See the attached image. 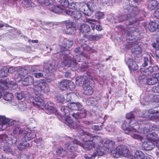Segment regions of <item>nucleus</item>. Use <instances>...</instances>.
<instances>
[{
  "instance_id": "obj_1",
  "label": "nucleus",
  "mask_w": 159,
  "mask_h": 159,
  "mask_svg": "<svg viewBox=\"0 0 159 159\" xmlns=\"http://www.w3.org/2000/svg\"><path fill=\"white\" fill-rule=\"evenodd\" d=\"M14 126L15 128L13 130L15 134H19L24 136L25 140H30L35 137L34 132H28L29 129L23 124L19 121L10 120L5 116H0V130H5L8 126Z\"/></svg>"
},
{
  "instance_id": "obj_2",
  "label": "nucleus",
  "mask_w": 159,
  "mask_h": 159,
  "mask_svg": "<svg viewBox=\"0 0 159 159\" xmlns=\"http://www.w3.org/2000/svg\"><path fill=\"white\" fill-rule=\"evenodd\" d=\"M33 78L29 75L24 79L22 84L24 86H27L33 84V87L32 91L34 95H38L41 92L46 93L49 91V89L47 83L43 82L42 80L34 81Z\"/></svg>"
},
{
  "instance_id": "obj_3",
  "label": "nucleus",
  "mask_w": 159,
  "mask_h": 159,
  "mask_svg": "<svg viewBox=\"0 0 159 159\" xmlns=\"http://www.w3.org/2000/svg\"><path fill=\"white\" fill-rule=\"evenodd\" d=\"M57 57L60 58L61 60V66L62 67L67 66L71 69H74L73 70H76L79 67L78 64L73 59L71 56L70 55V52L66 53L62 52L56 54Z\"/></svg>"
},
{
  "instance_id": "obj_4",
  "label": "nucleus",
  "mask_w": 159,
  "mask_h": 159,
  "mask_svg": "<svg viewBox=\"0 0 159 159\" xmlns=\"http://www.w3.org/2000/svg\"><path fill=\"white\" fill-rule=\"evenodd\" d=\"M122 128L124 130L125 133L130 135L133 138L139 140L141 142H143V138L141 136L134 133V132L137 131V129L139 130L140 127L137 126L135 127L134 125L131 127L129 124L128 122L126 121L122 126Z\"/></svg>"
},
{
  "instance_id": "obj_5",
  "label": "nucleus",
  "mask_w": 159,
  "mask_h": 159,
  "mask_svg": "<svg viewBox=\"0 0 159 159\" xmlns=\"http://www.w3.org/2000/svg\"><path fill=\"white\" fill-rule=\"evenodd\" d=\"M113 157L116 158L123 156L127 157V159L133 158V155L129 154V150L124 146H118L114 150L111 151Z\"/></svg>"
},
{
  "instance_id": "obj_6",
  "label": "nucleus",
  "mask_w": 159,
  "mask_h": 159,
  "mask_svg": "<svg viewBox=\"0 0 159 159\" xmlns=\"http://www.w3.org/2000/svg\"><path fill=\"white\" fill-rule=\"evenodd\" d=\"M79 4L77 3V4L73 3L70 7V9H68L66 10V13L70 16L75 20H77L80 19L82 17V11L81 7L77 8L76 7Z\"/></svg>"
},
{
  "instance_id": "obj_7",
  "label": "nucleus",
  "mask_w": 159,
  "mask_h": 159,
  "mask_svg": "<svg viewBox=\"0 0 159 159\" xmlns=\"http://www.w3.org/2000/svg\"><path fill=\"white\" fill-rule=\"evenodd\" d=\"M79 142L76 140H74L66 143L65 145V147L70 152L69 155V157L70 158H74L76 156L75 153L77 150L78 145L80 144Z\"/></svg>"
},
{
  "instance_id": "obj_8",
  "label": "nucleus",
  "mask_w": 159,
  "mask_h": 159,
  "mask_svg": "<svg viewBox=\"0 0 159 159\" xmlns=\"http://www.w3.org/2000/svg\"><path fill=\"white\" fill-rule=\"evenodd\" d=\"M138 79L139 83L142 85H153L157 84L159 81L153 75L148 78L146 76L139 75Z\"/></svg>"
},
{
  "instance_id": "obj_9",
  "label": "nucleus",
  "mask_w": 159,
  "mask_h": 159,
  "mask_svg": "<svg viewBox=\"0 0 159 159\" xmlns=\"http://www.w3.org/2000/svg\"><path fill=\"white\" fill-rule=\"evenodd\" d=\"M133 13L128 14L127 16V18L124 15H119L117 17H116V19L119 22H121L125 20V23L126 25H130L133 23L136 22L137 19L136 17L132 16Z\"/></svg>"
},
{
  "instance_id": "obj_10",
  "label": "nucleus",
  "mask_w": 159,
  "mask_h": 159,
  "mask_svg": "<svg viewBox=\"0 0 159 159\" xmlns=\"http://www.w3.org/2000/svg\"><path fill=\"white\" fill-rule=\"evenodd\" d=\"M126 34L127 39L129 40L135 39L136 38H139V35L138 30L134 27L132 26H129L127 29Z\"/></svg>"
},
{
  "instance_id": "obj_11",
  "label": "nucleus",
  "mask_w": 159,
  "mask_h": 159,
  "mask_svg": "<svg viewBox=\"0 0 159 159\" xmlns=\"http://www.w3.org/2000/svg\"><path fill=\"white\" fill-rule=\"evenodd\" d=\"M126 47L127 48L131 49L132 53L136 54H139L142 50V48L139 45L132 42H128V44H126Z\"/></svg>"
},
{
  "instance_id": "obj_12",
  "label": "nucleus",
  "mask_w": 159,
  "mask_h": 159,
  "mask_svg": "<svg viewBox=\"0 0 159 159\" xmlns=\"http://www.w3.org/2000/svg\"><path fill=\"white\" fill-rule=\"evenodd\" d=\"M69 123L70 124L71 127H73V128L78 129L79 134L82 136H83L85 134H87L88 137H89V136L87 134V133L83 131L81 127L80 126V122L78 120H76L75 122H73L72 120H70V122Z\"/></svg>"
},
{
  "instance_id": "obj_13",
  "label": "nucleus",
  "mask_w": 159,
  "mask_h": 159,
  "mask_svg": "<svg viewBox=\"0 0 159 159\" xmlns=\"http://www.w3.org/2000/svg\"><path fill=\"white\" fill-rule=\"evenodd\" d=\"M73 44V42L72 40L65 39L62 42L61 50L62 51H69V49L71 47Z\"/></svg>"
},
{
  "instance_id": "obj_14",
  "label": "nucleus",
  "mask_w": 159,
  "mask_h": 159,
  "mask_svg": "<svg viewBox=\"0 0 159 159\" xmlns=\"http://www.w3.org/2000/svg\"><path fill=\"white\" fill-rule=\"evenodd\" d=\"M18 75H15V78L17 81H19L21 80L22 77L26 75L28 72L27 70L23 68H19L17 70Z\"/></svg>"
},
{
  "instance_id": "obj_15",
  "label": "nucleus",
  "mask_w": 159,
  "mask_h": 159,
  "mask_svg": "<svg viewBox=\"0 0 159 159\" xmlns=\"http://www.w3.org/2000/svg\"><path fill=\"white\" fill-rule=\"evenodd\" d=\"M80 7H81L82 12L85 15L88 16H91L93 11L89 9L87 4L81 2L79 3Z\"/></svg>"
},
{
  "instance_id": "obj_16",
  "label": "nucleus",
  "mask_w": 159,
  "mask_h": 159,
  "mask_svg": "<svg viewBox=\"0 0 159 159\" xmlns=\"http://www.w3.org/2000/svg\"><path fill=\"white\" fill-rule=\"evenodd\" d=\"M87 134L89 136L88 137L87 134H85L84 136L86 135V137L88 139L90 138V140H85V142L84 143H81L80 145L84 149L90 150L93 147V141H91V139L90 138V135H89V134L87 133Z\"/></svg>"
},
{
  "instance_id": "obj_17",
  "label": "nucleus",
  "mask_w": 159,
  "mask_h": 159,
  "mask_svg": "<svg viewBox=\"0 0 159 159\" xmlns=\"http://www.w3.org/2000/svg\"><path fill=\"white\" fill-rule=\"evenodd\" d=\"M43 69L47 75L49 73H52L55 71V66L53 64L45 62L43 65Z\"/></svg>"
},
{
  "instance_id": "obj_18",
  "label": "nucleus",
  "mask_w": 159,
  "mask_h": 159,
  "mask_svg": "<svg viewBox=\"0 0 159 159\" xmlns=\"http://www.w3.org/2000/svg\"><path fill=\"white\" fill-rule=\"evenodd\" d=\"M87 77L86 76H80L76 78L75 83L77 85L83 86L85 85L88 81Z\"/></svg>"
},
{
  "instance_id": "obj_19",
  "label": "nucleus",
  "mask_w": 159,
  "mask_h": 159,
  "mask_svg": "<svg viewBox=\"0 0 159 159\" xmlns=\"http://www.w3.org/2000/svg\"><path fill=\"white\" fill-rule=\"evenodd\" d=\"M70 109L72 110H78L81 111L83 109V106L79 102H72L68 104Z\"/></svg>"
},
{
  "instance_id": "obj_20",
  "label": "nucleus",
  "mask_w": 159,
  "mask_h": 159,
  "mask_svg": "<svg viewBox=\"0 0 159 159\" xmlns=\"http://www.w3.org/2000/svg\"><path fill=\"white\" fill-rule=\"evenodd\" d=\"M54 104L51 102H48L46 104L45 108L48 113L51 114L56 112V110L54 107Z\"/></svg>"
},
{
  "instance_id": "obj_21",
  "label": "nucleus",
  "mask_w": 159,
  "mask_h": 159,
  "mask_svg": "<svg viewBox=\"0 0 159 159\" xmlns=\"http://www.w3.org/2000/svg\"><path fill=\"white\" fill-rule=\"evenodd\" d=\"M84 93L86 95H91L93 92V89L92 87L90 86L89 85V82L88 81L85 84V85L83 86Z\"/></svg>"
},
{
  "instance_id": "obj_22",
  "label": "nucleus",
  "mask_w": 159,
  "mask_h": 159,
  "mask_svg": "<svg viewBox=\"0 0 159 159\" xmlns=\"http://www.w3.org/2000/svg\"><path fill=\"white\" fill-rule=\"evenodd\" d=\"M127 64L130 70H136L138 69V66L137 64L132 59H128Z\"/></svg>"
},
{
  "instance_id": "obj_23",
  "label": "nucleus",
  "mask_w": 159,
  "mask_h": 159,
  "mask_svg": "<svg viewBox=\"0 0 159 159\" xmlns=\"http://www.w3.org/2000/svg\"><path fill=\"white\" fill-rule=\"evenodd\" d=\"M55 2V1H52L48 6V9L51 11L55 13H59L61 11V9L58 6H56L54 4H52Z\"/></svg>"
},
{
  "instance_id": "obj_24",
  "label": "nucleus",
  "mask_w": 159,
  "mask_h": 159,
  "mask_svg": "<svg viewBox=\"0 0 159 159\" xmlns=\"http://www.w3.org/2000/svg\"><path fill=\"white\" fill-rule=\"evenodd\" d=\"M155 143L151 141H148L143 143V147L146 150H152L154 147Z\"/></svg>"
},
{
  "instance_id": "obj_25",
  "label": "nucleus",
  "mask_w": 159,
  "mask_h": 159,
  "mask_svg": "<svg viewBox=\"0 0 159 159\" xmlns=\"http://www.w3.org/2000/svg\"><path fill=\"white\" fill-rule=\"evenodd\" d=\"M100 97H96V98H89L87 101V104L88 105L92 106L96 105L101 101Z\"/></svg>"
},
{
  "instance_id": "obj_26",
  "label": "nucleus",
  "mask_w": 159,
  "mask_h": 159,
  "mask_svg": "<svg viewBox=\"0 0 159 159\" xmlns=\"http://www.w3.org/2000/svg\"><path fill=\"white\" fill-rule=\"evenodd\" d=\"M87 114V111L85 110H82L81 111L78 113H73L72 114L73 117L75 119L81 118L86 117Z\"/></svg>"
},
{
  "instance_id": "obj_27",
  "label": "nucleus",
  "mask_w": 159,
  "mask_h": 159,
  "mask_svg": "<svg viewBox=\"0 0 159 159\" xmlns=\"http://www.w3.org/2000/svg\"><path fill=\"white\" fill-rule=\"evenodd\" d=\"M21 139L22 141H19V142L20 143L18 146V148L20 150H23L29 147L30 145L29 143L26 140H25V141H24L25 140L24 138H22Z\"/></svg>"
},
{
  "instance_id": "obj_28",
  "label": "nucleus",
  "mask_w": 159,
  "mask_h": 159,
  "mask_svg": "<svg viewBox=\"0 0 159 159\" xmlns=\"http://www.w3.org/2000/svg\"><path fill=\"white\" fill-rule=\"evenodd\" d=\"M152 70V66H149L148 68L144 69H141L140 70L141 75H139L146 76L149 75L153 72Z\"/></svg>"
},
{
  "instance_id": "obj_29",
  "label": "nucleus",
  "mask_w": 159,
  "mask_h": 159,
  "mask_svg": "<svg viewBox=\"0 0 159 159\" xmlns=\"http://www.w3.org/2000/svg\"><path fill=\"white\" fill-rule=\"evenodd\" d=\"M79 43L82 49L86 51H89L91 50V48L88 45V42L86 41L85 39H81Z\"/></svg>"
},
{
  "instance_id": "obj_30",
  "label": "nucleus",
  "mask_w": 159,
  "mask_h": 159,
  "mask_svg": "<svg viewBox=\"0 0 159 159\" xmlns=\"http://www.w3.org/2000/svg\"><path fill=\"white\" fill-rule=\"evenodd\" d=\"M79 29L80 32L84 34L88 33L90 30V28L89 25L86 24L81 25Z\"/></svg>"
},
{
  "instance_id": "obj_31",
  "label": "nucleus",
  "mask_w": 159,
  "mask_h": 159,
  "mask_svg": "<svg viewBox=\"0 0 159 159\" xmlns=\"http://www.w3.org/2000/svg\"><path fill=\"white\" fill-rule=\"evenodd\" d=\"M14 83V82H10L9 79H6L5 80L2 81L0 80V89L3 90L4 88L2 86V85H4L5 87H11L10 85L12 83Z\"/></svg>"
},
{
  "instance_id": "obj_32",
  "label": "nucleus",
  "mask_w": 159,
  "mask_h": 159,
  "mask_svg": "<svg viewBox=\"0 0 159 159\" xmlns=\"http://www.w3.org/2000/svg\"><path fill=\"white\" fill-rule=\"evenodd\" d=\"M115 145V142L113 141L107 140L104 144V147L108 149L112 148Z\"/></svg>"
},
{
  "instance_id": "obj_33",
  "label": "nucleus",
  "mask_w": 159,
  "mask_h": 159,
  "mask_svg": "<svg viewBox=\"0 0 159 159\" xmlns=\"http://www.w3.org/2000/svg\"><path fill=\"white\" fill-rule=\"evenodd\" d=\"M40 94L38 95H35L36 96L34 98V100L36 102V104L38 106L43 105L44 104L43 99L40 97L39 96Z\"/></svg>"
},
{
  "instance_id": "obj_34",
  "label": "nucleus",
  "mask_w": 159,
  "mask_h": 159,
  "mask_svg": "<svg viewBox=\"0 0 159 159\" xmlns=\"http://www.w3.org/2000/svg\"><path fill=\"white\" fill-rule=\"evenodd\" d=\"M144 157V154L142 151H137L133 156V158L130 159H143Z\"/></svg>"
},
{
  "instance_id": "obj_35",
  "label": "nucleus",
  "mask_w": 159,
  "mask_h": 159,
  "mask_svg": "<svg viewBox=\"0 0 159 159\" xmlns=\"http://www.w3.org/2000/svg\"><path fill=\"white\" fill-rule=\"evenodd\" d=\"M158 5L157 2L156 0H151L149 2L148 8L149 10H152L154 9Z\"/></svg>"
},
{
  "instance_id": "obj_36",
  "label": "nucleus",
  "mask_w": 159,
  "mask_h": 159,
  "mask_svg": "<svg viewBox=\"0 0 159 159\" xmlns=\"http://www.w3.org/2000/svg\"><path fill=\"white\" fill-rule=\"evenodd\" d=\"M91 139V138H90ZM91 141H93V147H95V145L99 143H100L102 141V138L98 136H94L92 137Z\"/></svg>"
},
{
  "instance_id": "obj_37",
  "label": "nucleus",
  "mask_w": 159,
  "mask_h": 159,
  "mask_svg": "<svg viewBox=\"0 0 159 159\" xmlns=\"http://www.w3.org/2000/svg\"><path fill=\"white\" fill-rule=\"evenodd\" d=\"M69 84V80H63L59 83V86L60 88L64 90L66 89L68 84Z\"/></svg>"
},
{
  "instance_id": "obj_38",
  "label": "nucleus",
  "mask_w": 159,
  "mask_h": 159,
  "mask_svg": "<svg viewBox=\"0 0 159 159\" xmlns=\"http://www.w3.org/2000/svg\"><path fill=\"white\" fill-rule=\"evenodd\" d=\"M56 152L57 155L61 157H63L67 154V151L61 148L57 149Z\"/></svg>"
},
{
  "instance_id": "obj_39",
  "label": "nucleus",
  "mask_w": 159,
  "mask_h": 159,
  "mask_svg": "<svg viewBox=\"0 0 159 159\" xmlns=\"http://www.w3.org/2000/svg\"><path fill=\"white\" fill-rule=\"evenodd\" d=\"M8 75L7 68L6 67L2 68L0 70V76L2 77L7 76Z\"/></svg>"
},
{
  "instance_id": "obj_40",
  "label": "nucleus",
  "mask_w": 159,
  "mask_h": 159,
  "mask_svg": "<svg viewBox=\"0 0 159 159\" xmlns=\"http://www.w3.org/2000/svg\"><path fill=\"white\" fill-rule=\"evenodd\" d=\"M66 29L68 30L70 29L69 31V32H72L71 31H74L75 30V25L74 22H70L67 23L66 25Z\"/></svg>"
},
{
  "instance_id": "obj_41",
  "label": "nucleus",
  "mask_w": 159,
  "mask_h": 159,
  "mask_svg": "<svg viewBox=\"0 0 159 159\" xmlns=\"http://www.w3.org/2000/svg\"><path fill=\"white\" fill-rule=\"evenodd\" d=\"M93 153L96 157V156H102L104 154V152L101 147H98L94 151Z\"/></svg>"
},
{
  "instance_id": "obj_42",
  "label": "nucleus",
  "mask_w": 159,
  "mask_h": 159,
  "mask_svg": "<svg viewBox=\"0 0 159 159\" xmlns=\"http://www.w3.org/2000/svg\"><path fill=\"white\" fill-rule=\"evenodd\" d=\"M150 30L152 32L155 31L158 28V23L154 21H152L150 23Z\"/></svg>"
},
{
  "instance_id": "obj_43",
  "label": "nucleus",
  "mask_w": 159,
  "mask_h": 159,
  "mask_svg": "<svg viewBox=\"0 0 159 159\" xmlns=\"http://www.w3.org/2000/svg\"><path fill=\"white\" fill-rule=\"evenodd\" d=\"M13 97V95L11 93H8L4 95L3 98L6 101H10L12 100Z\"/></svg>"
},
{
  "instance_id": "obj_44",
  "label": "nucleus",
  "mask_w": 159,
  "mask_h": 159,
  "mask_svg": "<svg viewBox=\"0 0 159 159\" xmlns=\"http://www.w3.org/2000/svg\"><path fill=\"white\" fill-rule=\"evenodd\" d=\"M102 37V34H96L95 35H91L89 36V39L91 40H98Z\"/></svg>"
},
{
  "instance_id": "obj_45",
  "label": "nucleus",
  "mask_w": 159,
  "mask_h": 159,
  "mask_svg": "<svg viewBox=\"0 0 159 159\" xmlns=\"http://www.w3.org/2000/svg\"><path fill=\"white\" fill-rule=\"evenodd\" d=\"M39 4L42 6H48L52 2V0H38Z\"/></svg>"
},
{
  "instance_id": "obj_46",
  "label": "nucleus",
  "mask_w": 159,
  "mask_h": 159,
  "mask_svg": "<svg viewBox=\"0 0 159 159\" xmlns=\"http://www.w3.org/2000/svg\"><path fill=\"white\" fill-rule=\"evenodd\" d=\"M155 135H156V134L154 133H151L148 134L147 135V138L148 141H152L153 142L155 143Z\"/></svg>"
},
{
  "instance_id": "obj_47",
  "label": "nucleus",
  "mask_w": 159,
  "mask_h": 159,
  "mask_svg": "<svg viewBox=\"0 0 159 159\" xmlns=\"http://www.w3.org/2000/svg\"><path fill=\"white\" fill-rule=\"evenodd\" d=\"M18 107L21 111L25 110L27 108L26 103L23 101H20L18 104Z\"/></svg>"
},
{
  "instance_id": "obj_48",
  "label": "nucleus",
  "mask_w": 159,
  "mask_h": 159,
  "mask_svg": "<svg viewBox=\"0 0 159 159\" xmlns=\"http://www.w3.org/2000/svg\"><path fill=\"white\" fill-rule=\"evenodd\" d=\"M62 106L61 108V111L62 112H64L63 115H65L66 116V115L69 113V110L70 108H69V106Z\"/></svg>"
},
{
  "instance_id": "obj_49",
  "label": "nucleus",
  "mask_w": 159,
  "mask_h": 159,
  "mask_svg": "<svg viewBox=\"0 0 159 159\" xmlns=\"http://www.w3.org/2000/svg\"><path fill=\"white\" fill-rule=\"evenodd\" d=\"M62 106L61 108V111L62 112H64L63 115H65L66 116V115L69 113V110L70 108H69V106Z\"/></svg>"
},
{
  "instance_id": "obj_50",
  "label": "nucleus",
  "mask_w": 159,
  "mask_h": 159,
  "mask_svg": "<svg viewBox=\"0 0 159 159\" xmlns=\"http://www.w3.org/2000/svg\"><path fill=\"white\" fill-rule=\"evenodd\" d=\"M47 75L46 74L45 71H44L43 69L42 73H34V74L35 77L37 78H39L41 77H44V76H46Z\"/></svg>"
},
{
  "instance_id": "obj_51",
  "label": "nucleus",
  "mask_w": 159,
  "mask_h": 159,
  "mask_svg": "<svg viewBox=\"0 0 159 159\" xmlns=\"http://www.w3.org/2000/svg\"><path fill=\"white\" fill-rule=\"evenodd\" d=\"M1 148L6 152H11L12 150L10 146L5 144L3 147H1Z\"/></svg>"
},
{
  "instance_id": "obj_52",
  "label": "nucleus",
  "mask_w": 159,
  "mask_h": 159,
  "mask_svg": "<svg viewBox=\"0 0 159 159\" xmlns=\"http://www.w3.org/2000/svg\"><path fill=\"white\" fill-rule=\"evenodd\" d=\"M59 2L63 7L66 8L69 6V2L68 0H59Z\"/></svg>"
},
{
  "instance_id": "obj_53",
  "label": "nucleus",
  "mask_w": 159,
  "mask_h": 159,
  "mask_svg": "<svg viewBox=\"0 0 159 159\" xmlns=\"http://www.w3.org/2000/svg\"><path fill=\"white\" fill-rule=\"evenodd\" d=\"M85 22L90 24L96 25L100 22L99 21L95 19L91 18H87L85 19Z\"/></svg>"
},
{
  "instance_id": "obj_54",
  "label": "nucleus",
  "mask_w": 159,
  "mask_h": 159,
  "mask_svg": "<svg viewBox=\"0 0 159 159\" xmlns=\"http://www.w3.org/2000/svg\"><path fill=\"white\" fill-rule=\"evenodd\" d=\"M15 96L18 100H21L24 97V92L20 91L16 92L15 94Z\"/></svg>"
},
{
  "instance_id": "obj_55",
  "label": "nucleus",
  "mask_w": 159,
  "mask_h": 159,
  "mask_svg": "<svg viewBox=\"0 0 159 159\" xmlns=\"http://www.w3.org/2000/svg\"><path fill=\"white\" fill-rule=\"evenodd\" d=\"M73 60L75 61L81 62L84 59V57L82 54H80L79 56H76L75 57H72Z\"/></svg>"
},
{
  "instance_id": "obj_56",
  "label": "nucleus",
  "mask_w": 159,
  "mask_h": 159,
  "mask_svg": "<svg viewBox=\"0 0 159 159\" xmlns=\"http://www.w3.org/2000/svg\"><path fill=\"white\" fill-rule=\"evenodd\" d=\"M104 15V13L100 11H97L95 14V17L98 19H102L103 18Z\"/></svg>"
},
{
  "instance_id": "obj_57",
  "label": "nucleus",
  "mask_w": 159,
  "mask_h": 159,
  "mask_svg": "<svg viewBox=\"0 0 159 159\" xmlns=\"http://www.w3.org/2000/svg\"><path fill=\"white\" fill-rule=\"evenodd\" d=\"M56 99L60 103H62L65 101V98L64 96L61 94L58 95L56 97Z\"/></svg>"
},
{
  "instance_id": "obj_58",
  "label": "nucleus",
  "mask_w": 159,
  "mask_h": 159,
  "mask_svg": "<svg viewBox=\"0 0 159 159\" xmlns=\"http://www.w3.org/2000/svg\"><path fill=\"white\" fill-rule=\"evenodd\" d=\"M10 139L11 143H9L11 144H16V142H19V141H18V139H17V138L14 135L11 136V137Z\"/></svg>"
},
{
  "instance_id": "obj_59",
  "label": "nucleus",
  "mask_w": 159,
  "mask_h": 159,
  "mask_svg": "<svg viewBox=\"0 0 159 159\" xmlns=\"http://www.w3.org/2000/svg\"><path fill=\"white\" fill-rule=\"evenodd\" d=\"M87 5L89 9L93 11L95 10L96 5L94 3L90 2L88 4H87Z\"/></svg>"
},
{
  "instance_id": "obj_60",
  "label": "nucleus",
  "mask_w": 159,
  "mask_h": 159,
  "mask_svg": "<svg viewBox=\"0 0 159 159\" xmlns=\"http://www.w3.org/2000/svg\"><path fill=\"white\" fill-rule=\"evenodd\" d=\"M75 96V94L73 93H68L66 95V101L68 102L71 101L73 99V97Z\"/></svg>"
},
{
  "instance_id": "obj_61",
  "label": "nucleus",
  "mask_w": 159,
  "mask_h": 159,
  "mask_svg": "<svg viewBox=\"0 0 159 159\" xmlns=\"http://www.w3.org/2000/svg\"><path fill=\"white\" fill-rule=\"evenodd\" d=\"M129 4L132 7H136L138 5L137 0H128Z\"/></svg>"
},
{
  "instance_id": "obj_62",
  "label": "nucleus",
  "mask_w": 159,
  "mask_h": 159,
  "mask_svg": "<svg viewBox=\"0 0 159 159\" xmlns=\"http://www.w3.org/2000/svg\"><path fill=\"white\" fill-rule=\"evenodd\" d=\"M95 157L94 153H90L88 155H85L84 156L85 159H93Z\"/></svg>"
},
{
  "instance_id": "obj_63",
  "label": "nucleus",
  "mask_w": 159,
  "mask_h": 159,
  "mask_svg": "<svg viewBox=\"0 0 159 159\" xmlns=\"http://www.w3.org/2000/svg\"><path fill=\"white\" fill-rule=\"evenodd\" d=\"M141 132L143 134H145L150 131V129L148 128V127L145 126L143 128H141Z\"/></svg>"
},
{
  "instance_id": "obj_64",
  "label": "nucleus",
  "mask_w": 159,
  "mask_h": 159,
  "mask_svg": "<svg viewBox=\"0 0 159 159\" xmlns=\"http://www.w3.org/2000/svg\"><path fill=\"white\" fill-rule=\"evenodd\" d=\"M152 91L156 93H159V83L157 86L153 87L152 89Z\"/></svg>"
}]
</instances>
